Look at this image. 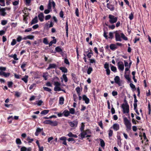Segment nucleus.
Segmentation results:
<instances>
[{"mask_svg":"<svg viewBox=\"0 0 151 151\" xmlns=\"http://www.w3.org/2000/svg\"><path fill=\"white\" fill-rule=\"evenodd\" d=\"M123 121L124 124L125 125L127 132L129 131L131 129V123L130 121L128 120L126 117L123 118Z\"/></svg>","mask_w":151,"mask_h":151,"instance_id":"f257e3e1","label":"nucleus"},{"mask_svg":"<svg viewBox=\"0 0 151 151\" xmlns=\"http://www.w3.org/2000/svg\"><path fill=\"white\" fill-rule=\"evenodd\" d=\"M109 21L111 24H113L116 23L118 17H115L114 16L109 15Z\"/></svg>","mask_w":151,"mask_h":151,"instance_id":"f03ea898","label":"nucleus"},{"mask_svg":"<svg viewBox=\"0 0 151 151\" xmlns=\"http://www.w3.org/2000/svg\"><path fill=\"white\" fill-rule=\"evenodd\" d=\"M129 106H121V108L122 109V112L123 114H128L129 112Z\"/></svg>","mask_w":151,"mask_h":151,"instance_id":"7ed1b4c3","label":"nucleus"},{"mask_svg":"<svg viewBox=\"0 0 151 151\" xmlns=\"http://www.w3.org/2000/svg\"><path fill=\"white\" fill-rule=\"evenodd\" d=\"M115 33V40L116 41H121L122 39L121 38L120 33L119 32V31H116L114 32Z\"/></svg>","mask_w":151,"mask_h":151,"instance_id":"20e7f679","label":"nucleus"},{"mask_svg":"<svg viewBox=\"0 0 151 151\" xmlns=\"http://www.w3.org/2000/svg\"><path fill=\"white\" fill-rule=\"evenodd\" d=\"M111 1L107 3L106 4L107 7L111 11H113L115 10L114 5L111 4Z\"/></svg>","mask_w":151,"mask_h":151,"instance_id":"39448f33","label":"nucleus"},{"mask_svg":"<svg viewBox=\"0 0 151 151\" xmlns=\"http://www.w3.org/2000/svg\"><path fill=\"white\" fill-rule=\"evenodd\" d=\"M104 68L106 69V71L107 75H109L110 74L111 71L109 69V64L106 62L104 65Z\"/></svg>","mask_w":151,"mask_h":151,"instance_id":"423d86ee","label":"nucleus"},{"mask_svg":"<svg viewBox=\"0 0 151 151\" xmlns=\"http://www.w3.org/2000/svg\"><path fill=\"white\" fill-rule=\"evenodd\" d=\"M114 82L117 84L119 86L121 85L120 82V79L118 76H116L114 78Z\"/></svg>","mask_w":151,"mask_h":151,"instance_id":"0eeeda50","label":"nucleus"},{"mask_svg":"<svg viewBox=\"0 0 151 151\" xmlns=\"http://www.w3.org/2000/svg\"><path fill=\"white\" fill-rule=\"evenodd\" d=\"M118 68L121 71H123L124 68V65L122 62H119L118 63Z\"/></svg>","mask_w":151,"mask_h":151,"instance_id":"6e6552de","label":"nucleus"},{"mask_svg":"<svg viewBox=\"0 0 151 151\" xmlns=\"http://www.w3.org/2000/svg\"><path fill=\"white\" fill-rule=\"evenodd\" d=\"M50 1H49V3L48 4V9H50L51 8V5H52L53 8L54 9L55 8V3L53 1H51V0H49Z\"/></svg>","mask_w":151,"mask_h":151,"instance_id":"1a4fd4ad","label":"nucleus"},{"mask_svg":"<svg viewBox=\"0 0 151 151\" xmlns=\"http://www.w3.org/2000/svg\"><path fill=\"white\" fill-rule=\"evenodd\" d=\"M113 128V129L115 131H117L119 129V125L117 123L114 124L111 128Z\"/></svg>","mask_w":151,"mask_h":151,"instance_id":"9d476101","label":"nucleus"},{"mask_svg":"<svg viewBox=\"0 0 151 151\" xmlns=\"http://www.w3.org/2000/svg\"><path fill=\"white\" fill-rule=\"evenodd\" d=\"M83 100L85 101V103L86 104H88L90 102V100L87 96L85 95H83L82 96Z\"/></svg>","mask_w":151,"mask_h":151,"instance_id":"9b49d317","label":"nucleus"},{"mask_svg":"<svg viewBox=\"0 0 151 151\" xmlns=\"http://www.w3.org/2000/svg\"><path fill=\"white\" fill-rule=\"evenodd\" d=\"M109 47L111 50L113 51L115 50L117 48V47L116 45L114 44H111L109 46Z\"/></svg>","mask_w":151,"mask_h":151,"instance_id":"f8f14e48","label":"nucleus"},{"mask_svg":"<svg viewBox=\"0 0 151 151\" xmlns=\"http://www.w3.org/2000/svg\"><path fill=\"white\" fill-rule=\"evenodd\" d=\"M57 65L55 64H50L49 65L48 67L47 68V70H49L51 68H55L57 67Z\"/></svg>","mask_w":151,"mask_h":151,"instance_id":"ddd939ff","label":"nucleus"},{"mask_svg":"<svg viewBox=\"0 0 151 151\" xmlns=\"http://www.w3.org/2000/svg\"><path fill=\"white\" fill-rule=\"evenodd\" d=\"M38 17H39V20L40 21L42 22L43 21L44 16L43 13H41L40 14L38 15Z\"/></svg>","mask_w":151,"mask_h":151,"instance_id":"4468645a","label":"nucleus"},{"mask_svg":"<svg viewBox=\"0 0 151 151\" xmlns=\"http://www.w3.org/2000/svg\"><path fill=\"white\" fill-rule=\"evenodd\" d=\"M6 11V8H2L0 9L1 14L3 16H5L6 13L5 12Z\"/></svg>","mask_w":151,"mask_h":151,"instance_id":"2eb2a0df","label":"nucleus"},{"mask_svg":"<svg viewBox=\"0 0 151 151\" xmlns=\"http://www.w3.org/2000/svg\"><path fill=\"white\" fill-rule=\"evenodd\" d=\"M80 134L81 139H83L85 138V136L87 134V132L85 131H83Z\"/></svg>","mask_w":151,"mask_h":151,"instance_id":"dca6fc26","label":"nucleus"},{"mask_svg":"<svg viewBox=\"0 0 151 151\" xmlns=\"http://www.w3.org/2000/svg\"><path fill=\"white\" fill-rule=\"evenodd\" d=\"M0 75L1 76H4L5 77H7L9 76L10 75V73H6L4 72L1 71L0 72Z\"/></svg>","mask_w":151,"mask_h":151,"instance_id":"f3484780","label":"nucleus"},{"mask_svg":"<svg viewBox=\"0 0 151 151\" xmlns=\"http://www.w3.org/2000/svg\"><path fill=\"white\" fill-rule=\"evenodd\" d=\"M100 145L102 148H104V146H105V143L103 139H100Z\"/></svg>","mask_w":151,"mask_h":151,"instance_id":"a211bd4d","label":"nucleus"},{"mask_svg":"<svg viewBox=\"0 0 151 151\" xmlns=\"http://www.w3.org/2000/svg\"><path fill=\"white\" fill-rule=\"evenodd\" d=\"M37 22L38 20L37 19V17L36 16L34 19L32 20L31 22V24H35L37 23Z\"/></svg>","mask_w":151,"mask_h":151,"instance_id":"6ab92c4d","label":"nucleus"},{"mask_svg":"<svg viewBox=\"0 0 151 151\" xmlns=\"http://www.w3.org/2000/svg\"><path fill=\"white\" fill-rule=\"evenodd\" d=\"M110 65L111 66V70L115 73L116 72L117 70L116 67L113 65L111 64H110Z\"/></svg>","mask_w":151,"mask_h":151,"instance_id":"aec40b11","label":"nucleus"},{"mask_svg":"<svg viewBox=\"0 0 151 151\" xmlns=\"http://www.w3.org/2000/svg\"><path fill=\"white\" fill-rule=\"evenodd\" d=\"M129 74H124V77L125 78L128 80V81L129 82H131L132 81H131V79L129 77Z\"/></svg>","mask_w":151,"mask_h":151,"instance_id":"412c9836","label":"nucleus"},{"mask_svg":"<svg viewBox=\"0 0 151 151\" xmlns=\"http://www.w3.org/2000/svg\"><path fill=\"white\" fill-rule=\"evenodd\" d=\"M28 76L27 75H25L24 78H22V80L25 83H27L28 81Z\"/></svg>","mask_w":151,"mask_h":151,"instance_id":"4be33fe9","label":"nucleus"},{"mask_svg":"<svg viewBox=\"0 0 151 151\" xmlns=\"http://www.w3.org/2000/svg\"><path fill=\"white\" fill-rule=\"evenodd\" d=\"M60 69L64 73H67V68L63 67H60Z\"/></svg>","mask_w":151,"mask_h":151,"instance_id":"5701e85b","label":"nucleus"},{"mask_svg":"<svg viewBox=\"0 0 151 151\" xmlns=\"http://www.w3.org/2000/svg\"><path fill=\"white\" fill-rule=\"evenodd\" d=\"M50 123V125L53 126H55L58 125V122L56 121L52 122L51 121Z\"/></svg>","mask_w":151,"mask_h":151,"instance_id":"b1692460","label":"nucleus"},{"mask_svg":"<svg viewBox=\"0 0 151 151\" xmlns=\"http://www.w3.org/2000/svg\"><path fill=\"white\" fill-rule=\"evenodd\" d=\"M121 37L124 40H128V38L126 37L124 35L123 33H120Z\"/></svg>","mask_w":151,"mask_h":151,"instance_id":"393cba45","label":"nucleus"},{"mask_svg":"<svg viewBox=\"0 0 151 151\" xmlns=\"http://www.w3.org/2000/svg\"><path fill=\"white\" fill-rule=\"evenodd\" d=\"M92 70L93 69L91 67H89L87 70V74L88 75L90 74L91 73V72L92 71Z\"/></svg>","mask_w":151,"mask_h":151,"instance_id":"a878e982","label":"nucleus"},{"mask_svg":"<svg viewBox=\"0 0 151 151\" xmlns=\"http://www.w3.org/2000/svg\"><path fill=\"white\" fill-rule=\"evenodd\" d=\"M148 114L150 115L151 109V105L150 104L149 102L148 106Z\"/></svg>","mask_w":151,"mask_h":151,"instance_id":"bb28decb","label":"nucleus"},{"mask_svg":"<svg viewBox=\"0 0 151 151\" xmlns=\"http://www.w3.org/2000/svg\"><path fill=\"white\" fill-rule=\"evenodd\" d=\"M27 63H23V64L21 66V68L23 69V70L24 71H25L26 70V69H24V68L25 67Z\"/></svg>","mask_w":151,"mask_h":151,"instance_id":"cd10ccee","label":"nucleus"},{"mask_svg":"<svg viewBox=\"0 0 151 151\" xmlns=\"http://www.w3.org/2000/svg\"><path fill=\"white\" fill-rule=\"evenodd\" d=\"M104 34H103V36L104 37H105L106 39H108V36L107 35V32H106L105 29L104 30Z\"/></svg>","mask_w":151,"mask_h":151,"instance_id":"c85d7f7f","label":"nucleus"},{"mask_svg":"<svg viewBox=\"0 0 151 151\" xmlns=\"http://www.w3.org/2000/svg\"><path fill=\"white\" fill-rule=\"evenodd\" d=\"M64 99L63 97H61L60 98L59 103L60 104H63V101Z\"/></svg>","mask_w":151,"mask_h":151,"instance_id":"c756f323","label":"nucleus"},{"mask_svg":"<svg viewBox=\"0 0 151 151\" xmlns=\"http://www.w3.org/2000/svg\"><path fill=\"white\" fill-rule=\"evenodd\" d=\"M56 42V39H53L52 41H51L49 43V46H51L53 43L55 44Z\"/></svg>","mask_w":151,"mask_h":151,"instance_id":"7c9ffc66","label":"nucleus"},{"mask_svg":"<svg viewBox=\"0 0 151 151\" xmlns=\"http://www.w3.org/2000/svg\"><path fill=\"white\" fill-rule=\"evenodd\" d=\"M134 109L137 107V102L138 101L137 98L134 99Z\"/></svg>","mask_w":151,"mask_h":151,"instance_id":"2f4dec72","label":"nucleus"},{"mask_svg":"<svg viewBox=\"0 0 151 151\" xmlns=\"http://www.w3.org/2000/svg\"><path fill=\"white\" fill-rule=\"evenodd\" d=\"M130 68H129V67H126L125 69V74H126L127 73L128 74H129L130 70L129 69Z\"/></svg>","mask_w":151,"mask_h":151,"instance_id":"473e14b6","label":"nucleus"},{"mask_svg":"<svg viewBox=\"0 0 151 151\" xmlns=\"http://www.w3.org/2000/svg\"><path fill=\"white\" fill-rule=\"evenodd\" d=\"M55 50L58 52H62V50L59 47H57L55 48Z\"/></svg>","mask_w":151,"mask_h":151,"instance_id":"72a5a7b5","label":"nucleus"},{"mask_svg":"<svg viewBox=\"0 0 151 151\" xmlns=\"http://www.w3.org/2000/svg\"><path fill=\"white\" fill-rule=\"evenodd\" d=\"M49 112V110H45L42 111L41 113V114H45L48 113Z\"/></svg>","mask_w":151,"mask_h":151,"instance_id":"f704fd0d","label":"nucleus"},{"mask_svg":"<svg viewBox=\"0 0 151 151\" xmlns=\"http://www.w3.org/2000/svg\"><path fill=\"white\" fill-rule=\"evenodd\" d=\"M63 113L64 114V115L65 116H67L69 115L70 112L68 110H65L64 111Z\"/></svg>","mask_w":151,"mask_h":151,"instance_id":"c9c22d12","label":"nucleus"},{"mask_svg":"<svg viewBox=\"0 0 151 151\" xmlns=\"http://www.w3.org/2000/svg\"><path fill=\"white\" fill-rule=\"evenodd\" d=\"M0 5L1 6H5L4 0H0Z\"/></svg>","mask_w":151,"mask_h":151,"instance_id":"e433bc0d","label":"nucleus"},{"mask_svg":"<svg viewBox=\"0 0 151 151\" xmlns=\"http://www.w3.org/2000/svg\"><path fill=\"white\" fill-rule=\"evenodd\" d=\"M113 133V131L111 129H110L109 130V134H108L109 137H111L112 136Z\"/></svg>","mask_w":151,"mask_h":151,"instance_id":"4c0bfd02","label":"nucleus"},{"mask_svg":"<svg viewBox=\"0 0 151 151\" xmlns=\"http://www.w3.org/2000/svg\"><path fill=\"white\" fill-rule=\"evenodd\" d=\"M124 103L122 104V106H123V105H124V106H129L128 103L127 101L125 99H124Z\"/></svg>","mask_w":151,"mask_h":151,"instance_id":"58836bf2","label":"nucleus"},{"mask_svg":"<svg viewBox=\"0 0 151 151\" xmlns=\"http://www.w3.org/2000/svg\"><path fill=\"white\" fill-rule=\"evenodd\" d=\"M44 89L47 91L50 92L51 91V89L50 88L46 87H43Z\"/></svg>","mask_w":151,"mask_h":151,"instance_id":"ea45409f","label":"nucleus"},{"mask_svg":"<svg viewBox=\"0 0 151 151\" xmlns=\"http://www.w3.org/2000/svg\"><path fill=\"white\" fill-rule=\"evenodd\" d=\"M80 88L79 87H78L76 88V91L77 92L78 95H80L81 93L80 92Z\"/></svg>","mask_w":151,"mask_h":151,"instance_id":"a19ab883","label":"nucleus"},{"mask_svg":"<svg viewBox=\"0 0 151 151\" xmlns=\"http://www.w3.org/2000/svg\"><path fill=\"white\" fill-rule=\"evenodd\" d=\"M84 127H85V125H84V124H83V123H82L81 127L80 128V130L81 131V132H83V131H84L83 130L84 129Z\"/></svg>","mask_w":151,"mask_h":151,"instance_id":"79ce46f5","label":"nucleus"},{"mask_svg":"<svg viewBox=\"0 0 151 151\" xmlns=\"http://www.w3.org/2000/svg\"><path fill=\"white\" fill-rule=\"evenodd\" d=\"M69 112L72 114H73L75 113V109L73 108H71L69 109Z\"/></svg>","mask_w":151,"mask_h":151,"instance_id":"37998d69","label":"nucleus"},{"mask_svg":"<svg viewBox=\"0 0 151 151\" xmlns=\"http://www.w3.org/2000/svg\"><path fill=\"white\" fill-rule=\"evenodd\" d=\"M54 90L55 91H60L61 90V89L59 86L55 87Z\"/></svg>","mask_w":151,"mask_h":151,"instance_id":"c03bdc74","label":"nucleus"},{"mask_svg":"<svg viewBox=\"0 0 151 151\" xmlns=\"http://www.w3.org/2000/svg\"><path fill=\"white\" fill-rule=\"evenodd\" d=\"M16 142L17 144H21L22 143L21 140L19 138H17L16 139Z\"/></svg>","mask_w":151,"mask_h":151,"instance_id":"a18cd8bd","label":"nucleus"},{"mask_svg":"<svg viewBox=\"0 0 151 151\" xmlns=\"http://www.w3.org/2000/svg\"><path fill=\"white\" fill-rule=\"evenodd\" d=\"M11 57H13L14 59L15 60H18V58H17V55L16 54H14V55H11Z\"/></svg>","mask_w":151,"mask_h":151,"instance_id":"49530a36","label":"nucleus"},{"mask_svg":"<svg viewBox=\"0 0 151 151\" xmlns=\"http://www.w3.org/2000/svg\"><path fill=\"white\" fill-rule=\"evenodd\" d=\"M129 18L130 20H132L133 19L134 16L133 14L132 13H131V14H129Z\"/></svg>","mask_w":151,"mask_h":151,"instance_id":"de8ad7c7","label":"nucleus"},{"mask_svg":"<svg viewBox=\"0 0 151 151\" xmlns=\"http://www.w3.org/2000/svg\"><path fill=\"white\" fill-rule=\"evenodd\" d=\"M109 37H108V38L112 39L113 38V33L112 32H110L109 34Z\"/></svg>","mask_w":151,"mask_h":151,"instance_id":"09e8293b","label":"nucleus"},{"mask_svg":"<svg viewBox=\"0 0 151 151\" xmlns=\"http://www.w3.org/2000/svg\"><path fill=\"white\" fill-rule=\"evenodd\" d=\"M51 121L50 120H47L44 122L43 123L45 124H51Z\"/></svg>","mask_w":151,"mask_h":151,"instance_id":"8fccbe9b","label":"nucleus"},{"mask_svg":"<svg viewBox=\"0 0 151 151\" xmlns=\"http://www.w3.org/2000/svg\"><path fill=\"white\" fill-rule=\"evenodd\" d=\"M63 78L65 82H67L68 81V78L65 74H63Z\"/></svg>","mask_w":151,"mask_h":151,"instance_id":"3c124183","label":"nucleus"},{"mask_svg":"<svg viewBox=\"0 0 151 151\" xmlns=\"http://www.w3.org/2000/svg\"><path fill=\"white\" fill-rule=\"evenodd\" d=\"M115 26L114 24H112V25H109L108 26V27L109 28L111 29H114L115 28Z\"/></svg>","mask_w":151,"mask_h":151,"instance_id":"603ef678","label":"nucleus"},{"mask_svg":"<svg viewBox=\"0 0 151 151\" xmlns=\"http://www.w3.org/2000/svg\"><path fill=\"white\" fill-rule=\"evenodd\" d=\"M129 85L130 87L133 89H134L135 90L136 89L135 88V86L132 83H130Z\"/></svg>","mask_w":151,"mask_h":151,"instance_id":"864d4df0","label":"nucleus"},{"mask_svg":"<svg viewBox=\"0 0 151 151\" xmlns=\"http://www.w3.org/2000/svg\"><path fill=\"white\" fill-rule=\"evenodd\" d=\"M132 123H133V124H136L137 122L138 123L139 122L138 121L135 120L134 118L132 119Z\"/></svg>","mask_w":151,"mask_h":151,"instance_id":"5fc2aeb1","label":"nucleus"},{"mask_svg":"<svg viewBox=\"0 0 151 151\" xmlns=\"http://www.w3.org/2000/svg\"><path fill=\"white\" fill-rule=\"evenodd\" d=\"M16 44V40L14 39L12 41L11 43V45H14Z\"/></svg>","mask_w":151,"mask_h":151,"instance_id":"6e6d98bb","label":"nucleus"},{"mask_svg":"<svg viewBox=\"0 0 151 151\" xmlns=\"http://www.w3.org/2000/svg\"><path fill=\"white\" fill-rule=\"evenodd\" d=\"M54 85L55 86V87L59 86L60 84L58 82H54Z\"/></svg>","mask_w":151,"mask_h":151,"instance_id":"4d7b16f0","label":"nucleus"},{"mask_svg":"<svg viewBox=\"0 0 151 151\" xmlns=\"http://www.w3.org/2000/svg\"><path fill=\"white\" fill-rule=\"evenodd\" d=\"M112 94L113 96H115L117 95L118 93L116 91H113L112 92Z\"/></svg>","mask_w":151,"mask_h":151,"instance_id":"13d9d810","label":"nucleus"},{"mask_svg":"<svg viewBox=\"0 0 151 151\" xmlns=\"http://www.w3.org/2000/svg\"><path fill=\"white\" fill-rule=\"evenodd\" d=\"M13 84V83L11 82H8V86L10 88L12 87V85Z\"/></svg>","mask_w":151,"mask_h":151,"instance_id":"bf43d9fd","label":"nucleus"},{"mask_svg":"<svg viewBox=\"0 0 151 151\" xmlns=\"http://www.w3.org/2000/svg\"><path fill=\"white\" fill-rule=\"evenodd\" d=\"M43 42L46 44H48V41L47 39L46 38H44L43 39Z\"/></svg>","mask_w":151,"mask_h":151,"instance_id":"052dcab7","label":"nucleus"},{"mask_svg":"<svg viewBox=\"0 0 151 151\" xmlns=\"http://www.w3.org/2000/svg\"><path fill=\"white\" fill-rule=\"evenodd\" d=\"M22 37L21 36H19L17 38V42H19L21 40Z\"/></svg>","mask_w":151,"mask_h":151,"instance_id":"680f3d73","label":"nucleus"},{"mask_svg":"<svg viewBox=\"0 0 151 151\" xmlns=\"http://www.w3.org/2000/svg\"><path fill=\"white\" fill-rule=\"evenodd\" d=\"M68 136L69 137H76V135H74V134H72V133L71 132L69 133L68 134Z\"/></svg>","mask_w":151,"mask_h":151,"instance_id":"e2e57ef3","label":"nucleus"},{"mask_svg":"<svg viewBox=\"0 0 151 151\" xmlns=\"http://www.w3.org/2000/svg\"><path fill=\"white\" fill-rule=\"evenodd\" d=\"M51 17V16L50 15H47L45 16V19L46 20H48Z\"/></svg>","mask_w":151,"mask_h":151,"instance_id":"0e129e2a","label":"nucleus"},{"mask_svg":"<svg viewBox=\"0 0 151 151\" xmlns=\"http://www.w3.org/2000/svg\"><path fill=\"white\" fill-rule=\"evenodd\" d=\"M27 150V148L25 147H22L21 148V151H26Z\"/></svg>","mask_w":151,"mask_h":151,"instance_id":"69168bd1","label":"nucleus"},{"mask_svg":"<svg viewBox=\"0 0 151 151\" xmlns=\"http://www.w3.org/2000/svg\"><path fill=\"white\" fill-rule=\"evenodd\" d=\"M7 23V21L5 20H3L1 22V24L3 25H5Z\"/></svg>","mask_w":151,"mask_h":151,"instance_id":"338daca9","label":"nucleus"},{"mask_svg":"<svg viewBox=\"0 0 151 151\" xmlns=\"http://www.w3.org/2000/svg\"><path fill=\"white\" fill-rule=\"evenodd\" d=\"M64 62L66 64L69 65V62L68 60L66 59L65 58L64 59Z\"/></svg>","mask_w":151,"mask_h":151,"instance_id":"774afa93","label":"nucleus"}]
</instances>
